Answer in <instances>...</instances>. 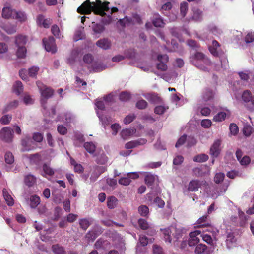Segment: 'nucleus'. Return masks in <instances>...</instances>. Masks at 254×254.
Listing matches in <instances>:
<instances>
[{
	"label": "nucleus",
	"instance_id": "nucleus-1",
	"mask_svg": "<svg viewBox=\"0 0 254 254\" xmlns=\"http://www.w3.org/2000/svg\"><path fill=\"white\" fill-rule=\"evenodd\" d=\"M109 4L108 2L102 3L99 0L92 3H91L90 0H87L77 8V11L82 14H89L93 11L96 14L103 16L106 15L105 11L110 10L108 7Z\"/></svg>",
	"mask_w": 254,
	"mask_h": 254
},
{
	"label": "nucleus",
	"instance_id": "nucleus-2",
	"mask_svg": "<svg viewBox=\"0 0 254 254\" xmlns=\"http://www.w3.org/2000/svg\"><path fill=\"white\" fill-rule=\"evenodd\" d=\"M160 230L162 232L165 241L169 243H171L173 238L177 241L182 236L181 230L173 226Z\"/></svg>",
	"mask_w": 254,
	"mask_h": 254
},
{
	"label": "nucleus",
	"instance_id": "nucleus-3",
	"mask_svg": "<svg viewBox=\"0 0 254 254\" xmlns=\"http://www.w3.org/2000/svg\"><path fill=\"white\" fill-rule=\"evenodd\" d=\"M192 63L200 69L206 70L210 62L202 53L197 52L194 56Z\"/></svg>",
	"mask_w": 254,
	"mask_h": 254
},
{
	"label": "nucleus",
	"instance_id": "nucleus-4",
	"mask_svg": "<svg viewBox=\"0 0 254 254\" xmlns=\"http://www.w3.org/2000/svg\"><path fill=\"white\" fill-rule=\"evenodd\" d=\"M37 85L41 93V103L43 107L45 109V104L46 101L53 95L54 91L51 88L43 85L40 82H37Z\"/></svg>",
	"mask_w": 254,
	"mask_h": 254
},
{
	"label": "nucleus",
	"instance_id": "nucleus-5",
	"mask_svg": "<svg viewBox=\"0 0 254 254\" xmlns=\"http://www.w3.org/2000/svg\"><path fill=\"white\" fill-rule=\"evenodd\" d=\"M13 137V131L12 129L9 127H6L2 128L0 131V138L2 140L5 142H12Z\"/></svg>",
	"mask_w": 254,
	"mask_h": 254
},
{
	"label": "nucleus",
	"instance_id": "nucleus-6",
	"mask_svg": "<svg viewBox=\"0 0 254 254\" xmlns=\"http://www.w3.org/2000/svg\"><path fill=\"white\" fill-rule=\"evenodd\" d=\"M43 43L45 50L52 53H55L57 51V47L55 44V39L53 37L48 38H44Z\"/></svg>",
	"mask_w": 254,
	"mask_h": 254
},
{
	"label": "nucleus",
	"instance_id": "nucleus-7",
	"mask_svg": "<svg viewBox=\"0 0 254 254\" xmlns=\"http://www.w3.org/2000/svg\"><path fill=\"white\" fill-rule=\"evenodd\" d=\"M222 141L220 139L215 140L210 149V154L214 157H217L221 151V144Z\"/></svg>",
	"mask_w": 254,
	"mask_h": 254
},
{
	"label": "nucleus",
	"instance_id": "nucleus-8",
	"mask_svg": "<svg viewBox=\"0 0 254 254\" xmlns=\"http://www.w3.org/2000/svg\"><path fill=\"white\" fill-rule=\"evenodd\" d=\"M168 56L166 54L159 55L157 59L159 63L157 65V68L162 71L166 70L167 69L166 63L168 61Z\"/></svg>",
	"mask_w": 254,
	"mask_h": 254
},
{
	"label": "nucleus",
	"instance_id": "nucleus-9",
	"mask_svg": "<svg viewBox=\"0 0 254 254\" xmlns=\"http://www.w3.org/2000/svg\"><path fill=\"white\" fill-rule=\"evenodd\" d=\"M201 234V231L198 230L190 233V238L188 241L189 246H193L198 243L199 239L197 237V236Z\"/></svg>",
	"mask_w": 254,
	"mask_h": 254
},
{
	"label": "nucleus",
	"instance_id": "nucleus-10",
	"mask_svg": "<svg viewBox=\"0 0 254 254\" xmlns=\"http://www.w3.org/2000/svg\"><path fill=\"white\" fill-rule=\"evenodd\" d=\"M215 92L212 90L207 88L202 92L201 98L204 102L211 101L214 97Z\"/></svg>",
	"mask_w": 254,
	"mask_h": 254
},
{
	"label": "nucleus",
	"instance_id": "nucleus-11",
	"mask_svg": "<svg viewBox=\"0 0 254 254\" xmlns=\"http://www.w3.org/2000/svg\"><path fill=\"white\" fill-rule=\"evenodd\" d=\"M230 114V113L228 110L219 112L214 116L213 121L216 122H222L226 119L227 117H229Z\"/></svg>",
	"mask_w": 254,
	"mask_h": 254
},
{
	"label": "nucleus",
	"instance_id": "nucleus-12",
	"mask_svg": "<svg viewBox=\"0 0 254 254\" xmlns=\"http://www.w3.org/2000/svg\"><path fill=\"white\" fill-rule=\"evenodd\" d=\"M101 232V228L98 226H96L91 231H89L86 235V237L89 240L93 241Z\"/></svg>",
	"mask_w": 254,
	"mask_h": 254
},
{
	"label": "nucleus",
	"instance_id": "nucleus-13",
	"mask_svg": "<svg viewBox=\"0 0 254 254\" xmlns=\"http://www.w3.org/2000/svg\"><path fill=\"white\" fill-rule=\"evenodd\" d=\"M242 98L244 102L248 103V105H252L254 106V95L253 96L249 91H245L243 92Z\"/></svg>",
	"mask_w": 254,
	"mask_h": 254
},
{
	"label": "nucleus",
	"instance_id": "nucleus-14",
	"mask_svg": "<svg viewBox=\"0 0 254 254\" xmlns=\"http://www.w3.org/2000/svg\"><path fill=\"white\" fill-rule=\"evenodd\" d=\"M81 55L78 49L73 50L67 59V63L70 64H73Z\"/></svg>",
	"mask_w": 254,
	"mask_h": 254
},
{
	"label": "nucleus",
	"instance_id": "nucleus-15",
	"mask_svg": "<svg viewBox=\"0 0 254 254\" xmlns=\"http://www.w3.org/2000/svg\"><path fill=\"white\" fill-rule=\"evenodd\" d=\"M143 174L145 177V182L148 186H150L153 185L157 176L149 172H140Z\"/></svg>",
	"mask_w": 254,
	"mask_h": 254
},
{
	"label": "nucleus",
	"instance_id": "nucleus-16",
	"mask_svg": "<svg viewBox=\"0 0 254 254\" xmlns=\"http://www.w3.org/2000/svg\"><path fill=\"white\" fill-rule=\"evenodd\" d=\"M98 47L104 50H107L110 48L111 44L110 41L106 38L100 39L96 42Z\"/></svg>",
	"mask_w": 254,
	"mask_h": 254
},
{
	"label": "nucleus",
	"instance_id": "nucleus-17",
	"mask_svg": "<svg viewBox=\"0 0 254 254\" xmlns=\"http://www.w3.org/2000/svg\"><path fill=\"white\" fill-rule=\"evenodd\" d=\"M15 11V10H12L9 6H5L2 9V16L6 19L14 18V12Z\"/></svg>",
	"mask_w": 254,
	"mask_h": 254
},
{
	"label": "nucleus",
	"instance_id": "nucleus-18",
	"mask_svg": "<svg viewBox=\"0 0 254 254\" xmlns=\"http://www.w3.org/2000/svg\"><path fill=\"white\" fill-rule=\"evenodd\" d=\"M3 197L6 202L7 204L11 206L14 204V200L11 196L10 195L8 191L6 189H3L2 190Z\"/></svg>",
	"mask_w": 254,
	"mask_h": 254
},
{
	"label": "nucleus",
	"instance_id": "nucleus-19",
	"mask_svg": "<svg viewBox=\"0 0 254 254\" xmlns=\"http://www.w3.org/2000/svg\"><path fill=\"white\" fill-rule=\"evenodd\" d=\"M201 184L198 180H192L188 185V190L189 191H196L200 187Z\"/></svg>",
	"mask_w": 254,
	"mask_h": 254
},
{
	"label": "nucleus",
	"instance_id": "nucleus-20",
	"mask_svg": "<svg viewBox=\"0 0 254 254\" xmlns=\"http://www.w3.org/2000/svg\"><path fill=\"white\" fill-rule=\"evenodd\" d=\"M30 142L31 140L29 137H26L25 138L22 139L21 145L22 148L21 150L22 151H28L32 150V148L30 145Z\"/></svg>",
	"mask_w": 254,
	"mask_h": 254
},
{
	"label": "nucleus",
	"instance_id": "nucleus-21",
	"mask_svg": "<svg viewBox=\"0 0 254 254\" xmlns=\"http://www.w3.org/2000/svg\"><path fill=\"white\" fill-rule=\"evenodd\" d=\"M135 129L128 128L124 129L120 133L121 137L124 139H127L128 137L131 136L135 132Z\"/></svg>",
	"mask_w": 254,
	"mask_h": 254
},
{
	"label": "nucleus",
	"instance_id": "nucleus-22",
	"mask_svg": "<svg viewBox=\"0 0 254 254\" xmlns=\"http://www.w3.org/2000/svg\"><path fill=\"white\" fill-rule=\"evenodd\" d=\"M196 227H206L209 225V223L207 221V216L204 215L198 219L196 223Z\"/></svg>",
	"mask_w": 254,
	"mask_h": 254
},
{
	"label": "nucleus",
	"instance_id": "nucleus-23",
	"mask_svg": "<svg viewBox=\"0 0 254 254\" xmlns=\"http://www.w3.org/2000/svg\"><path fill=\"white\" fill-rule=\"evenodd\" d=\"M26 42V37L24 36L19 35L15 38V44L17 47H25Z\"/></svg>",
	"mask_w": 254,
	"mask_h": 254
},
{
	"label": "nucleus",
	"instance_id": "nucleus-24",
	"mask_svg": "<svg viewBox=\"0 0 254 254\" xmlns=\"http://www.w3.org/2000/svg\"><path fill=\"white\" fill-rule=\"evenodd\" d=\"M30 205L32 208H36L40 203V198L37 195H34L30 197Z\"/></svg>",
	"mask_w": 254,
	"mask_h": 254
},
{
	"label": "nucleus",
	"instance_id": "nucleus-25",
	"mask_svg": "<svg viewBox=\"0 0 254 254\" xmlns=\"http://www.w3.org/2000/svg\"><path fill=\"white\" fill-rule=\"evenodd\" d=\"M14 19H16L19 21L24 22L27 19V16L24 12L15 11L14 12Z\"/></svg>",
	"mask_w": 254,
	"mask_h": 254
},
{
	"label": "nucleus",
	"instance_id": "nucleus-26",
	"mask_svg": "<svg viewBox=\"0 0 254 254\" xmlns=\"http://www.w3.org/2000/svg\"><path fill=\"white\" fill-rule=\"evenodd\" d=\"M28 158L29 159L30 162L31 164L36 165L38 164L41 160V157L40 155L37 153L29 155L28 156Z\"/></svg>",
	"mask_w": 254,
	"mask_h": 254
},
{
	"label": "nucleus",
	"instance_id": "nucleus-27",
	"mask_svg": "<svg viewBox=\"0 0 254 254\" xmlns=\"http://www.w3.org/2000/svg\"><path fill=\"white\" fill-rule=\"evenodd\" d=\"M84 147L86 151L90 154H93L95 151L96 146L92 142H87L85 143Z\"/></svg>",
	"mask_w": 254,
	"mask_h": 254
},
{
	"label": "nucleus",
	"instance_id": "nucleus-28",
	"mask_svg": "<svg viewBox=\"0 0 254 254\" xmlns=\"http://www.w3.org/2000/svg\"><path fill=\"white\" fill-rule=\"evenodd\" d=\"M118 202L117 199L114 196H111L107 199V206L110 209L114 208Z\"/></svg>",
	"mask_w": 254,
	"mask_h": 254
},
{
	"label": "nucleus",
	"instance_id": "nucleus-29",
	"mask_svg": "<svg viewBox=\"0 0 254 254\" xmlns=\"http://www.w3.org/2000/svg\"><path fill=\"white\" fill-rule=\"evenodd\" d=\"M25 183L29 187L33 185L36 182V178L32 175H28L25 177Z\"/></svg>",
	"mask_w": 254,
	"mask_h": 254
},
{
	"label": "nucleus",
	"instance_id": "nucleus-30",
	"mask_svg": "<svg viewBox=\"0 0 254 254\" xmlns=\"http://www.w3.org/2000/svg\"><path fill=\"white\" fill-rule=\"evenodd\" d=\"M52 249L55 254H65L64 248L59 245H53Z\"/></svg>",
	"mask_w": 254,
	"mask_h": 254
},
{
	"label": "nucleus",
	"instance_id": "nucleus-31",
	"mask_svg": "<svg viewBox=\"0 0 254 254\" xmlns=\"http://www.w3.org/2000/svg\"><path fill=\"white\" fill-rule=\"evenodd\" d=\"M2 28L8 34H13L16 31V26L14 25L7 24Z\"/></svg>",
	"mask_w": 254,
	"mask_h": 254
},
{
	"label": "nucleus",
	"instance_id": "nucleus-32",
	"mask_svg": "<svg viewBox=\"0 0 254 254\" xmlns=\"http://www.w3.org/2000/svg\"><path fill=\"white\" fill-rule=\"evenodd\" d=\"M23 90V87L20 81H16L13 85V91L17 95H19Z\"/></svg>",
	"mask_w": 254,
	"mask_h": 254
},
{
	"label": "nucleus",
	"instance_id": "nucleus-33",
	"mask_svg": "<svg viewBox=\"0 0 254 254\" xmlns=\"http://www.w3.org/2000/svg\"><path fill=\"white\" fill-rule=\"evenodd\" d=\"M208 159V156L205 154H200L193 158V161L196 162H204Z\"/></svg>",
	"mask_w": 254,
	"mask_h": 254
},
{
	"label": "nucleus",
	"instance_id": "nucleus-34",
	"mask_svg": "<svg viewBox=\"0 0 254 254\" xmlns=\"http://www.w3.org/2000/svg\"><path fill=\"white\" fill-rule=\"evenodd\" d=\"M202 16V14L201 11L196 8H194L193 9L192 19L197 21L201 19Z\"/></svg>",
	"mask_w": 254,
	"mask_h": 254
},
{
	"label": "nucleus",
	"instance_id": "nucleus-35",
	"mask_svg": "<svg viewBox=\"0 0 254 254\" xmlns=\"http://www.w3.org/2000/svg\"><path fill=\"white\" fill-rule=\"evenodd\" d=\"M18 105V101L17 100H14L12 102H10L9 104L6 105L3 109V112H7L10 110L16 108Z\"/></svg>",
	"mask_w": 254,
	"mask_h": 254
},
{
	"label": "nucleus",
	"instance_id": "nucleus-36",
	"mask_svg": "<svg viewBox=\"0 0 254 254\" xmlns=\"http://www.w3.org/2000/svg\"><path fill=\"white\" fill-rule=\"evenodd\" d=\"M226 242L228 248L229 249L232 247L233 244L235 242V239L232 234L229 233L227 235Z\"/></svg>",
	"mask_w": 254,
	"mask_h": 254
},
{
	"label": "nucleus",
	"instance_id": "nucleus-37",
	"mask_svg": "<svg viewBox=\"0 0 254 254\" xmlns=\"http://www.w3.org/2000/svg\"><path fill=\"white\" fill-rule=\"evenodd\" d=\"M119 24L123 26H126L133 24V21L131 18L127 17H125L124 18L120 19L119 21Z\"/></svg>",
	"mask_w": 254,
	"mask_h": 254
},
{
	"label": "nucleus",
	"instance_id": "nucleus-38",
	"mask_svg": "<svg viewBox=\"0 0 254 254\" xmlns=\"http://www.w3.org/2000/svg\"><path fill=\"white\" fill-rule=\"evenodd\" d=\"M43 171L45 175L52 176L54 174V170L51 168L48 165L44 164L43 165Z\"/></svg>",
	"mask_w": 254,
	"mask_h": 254
},
{
	"label": "nucleus",
	"instance_id": "nucleus-39",
	"mask_svg": "<svg viewBox=\"0 0 254 254\" xmlns=\"http://www.w3.org/2000/svg\"><path fill=\"white\" fill-rule=\"evenodd\" d=\"M168 109V106L163 105L157 106L154 109V112L156 114L161 115L163 114Z\"/></svg>",
	"mask_w": 254,
	"mask_h": 254
},
{
	"label": "nucleus",
	"instance_id": "nucleus-40",
	"mask_svg": "<svg viewBox=\"0 0 254 254\" xmlns=\"http://www.w3.org/2000/svg\"><path fill=\"white\" fill-rule=\"evenodd\" d=\"M79 223L80 227L84 230H86L90 225L89 220L85 218L80 219Z\"/></svg>",
	"mask_w": 254,
	"mask_h": 254
},
{
	"label": "nucleus",
	"instance_id": "nucleus-41",
	"mask_svg": "<svg viewBox=\"0 0 254 254\" xmlns=\"http://www.w3.org/2000/svg\"><path fill=\"white\" fill-rule=\"evenodd\" d=\"M207 247L202 244H199L195 248V253L197 254L203 253L207 249Z\"/></svg>",
	"mask_w": 254,
	"mask_h": 254
},
{
	"label": "nucleus",
	"instance_id": "nucleus-42",
	"mask_svg": "<svg viewBox=\"0 0 254 254\" xmlns=\"http://www.w3.org/2000/svg\"><path fill=\"white\" fill-rule=\"evenodd\" d=\"M26 49L25 47H17V56L18 58H23L26 56Z\"/></svg>",
	"mask_w": 254,
	"mask_h": 254
},
{
	"label": "nucleus",
	"instance_id": "nucleus-43",
	"mask_svg": "<svg viewBox=\"0 0 254 254\" xmlns=\"http://www.w3.org/2000/svg\"><path fill=\"white\" fill-rule=\"evenodd\" d=\"M51 32L52 34L58 38L61 37V34L59 27L56 25H54L51 27Z\"/></svg>",
	"mask_w": 254,
	"mask_h": 254
},
{
	"label": "nucleus",
	"instance_id": "nucleus-44",
	"mask_svg": "<svg viewBox=\"0 0 254 254\" xmlns=\"http://www.w3.org/2000/svg\"><path fill=\"white\" fill-rule=\"evenodd\" d=\"M201 236L204 241L210 245H213V240L211 236L207 234H201Z\"/></svg>",
	"mask_w": 254,
	"mask_h": 254
},
{
	"label": "nucleus",
	"instance_id": "nucleus-45",
	"mask_svg": "<svg viewBox=\"0 0 254 254\" xmlns=\"http://www.w3.org/2000/svg\"><path fill=\"white\" fill-rule=\"evenodd\" d=\"M229 130L230 134L232 135H236L239 131L238 126L234 123L230 124L229 126Z\"/></svg>",
	"mask_w": 254,
	"mask_h": 254
},
{
	"label": "nucleus",
	"instance_id": "nucleus-46",
	"mask_svg": "<svg viewBox=\"0 0 254 254\" xmlns=\"http://www.w3.org/2000/svg\"><path fill=\"white\" fill-rule=\"evenodd\" d=\"M97 114L100 120L102 122V125L104 126V127L111 122L110 119L107 118L106 117L100 115L98 111H97Z\"/></svg>",
	"mask_w": 254,
	"mask_h": 254
},
{
	"label": "nucleus",
	"instance_id": "nucleus-47",
	"mask_svg": "<svg viewBox=\"0 0 254 254\" xmlns=\"http://www.w3.org/2000/svg\"><path fill=\"white\" fill-rule=\"evenodd\" d=\"M5 161L6 163L11 164L14 162V156L11 152H6L5 155Z\"/></svg>",
	"mask_w": 254,
	"mask_h": 254
},
{
	"label": "nucleus",
	"instance_id": "nucleus-48",
	"mask_svg": "<svg viewBox=\"0 0 254 254\" xmlns=\"http://www.w3.org/2000/svg\"><path fill=\"white\" fill-rule=\"evenodd\" d=\"M188 4L186 2H184L181 4L180 12L182 16L185 17L188 10Z\"/></svg>",
	"mask_w": 254,
	"mask_h": 254
},
{
	"label": "nucleus",
	"instance_id": "nucleus-49",
	"mask_svg": "<svg viewBox=\"0 0 254 254\" xmlns=\"http://www.w3.org/2000/svg\"><path fill=\"white\" fill-rule=\"evenodd\" d=\"M64 116V117H63L62 119L59 117L58 121H62L68 123L70 122L72 120V116L70 113H65Z\"/></svg>",
	"mask_w": 254,
	"mask_h": 254
},
{
	"label": "nucleus",
	"instance_id": "nucleus-50",
	"mask_svg": "<svg viewBox=\"0 0 254 254\" xmlns=\"http://www.w3.org/2000/svg\"><path fill=\"white\" fill-rule=\"evenodd\" d=\"M138 222L139 227L143 230L147 229L150 227L149 225L144 219H139Z\"/></svg>",
	"mask_w": 254,
	"mask_h": 254
},
{
	"label": "nucleus",
	"instance_id": "nucleus-51",
	"mask_svg": "<svg viewBox=\"0 0 254 254\" xmlns=\"http://www.w3.org/2000/svg\"><path fill=\"white\" fill-rule=\"evenodd\" d=\"M138 212L142 216H146L148 213V208L146 206L141 205L138 208Z\"/></svg>",
	"mask_w": 254,
	"mask_h": 254
},
{
	"label": "nucleus",
	"instance_id": "nucleus-52",
	"mask_svg": "<svg viewBox=\"0 0 254 254\" xmlns=\"http://www.w3.org/2000/svg\"><path fill=\"white\" fill-rule=\"evenodd\" d=\"M39 70V68L36 66H33L28 70V75L30 77H35Z\"/></svg>",
	"mask_w": 254,
	"mask_h": 254
},
{
	"label": "nucleus",
	"instance_id": "nucleus-53",
	"mask_svg": "<svg viewBox=\"0 0 254 254\" xmlns=\"http://www.w3.org/2000/svg\"><path fill=\"white\" fill-rule=\"evenodd\" d=\"M11 118V116L9 115H4L0 119V122L1 123V124L3 125L8 124L10 123Z\"/></svg>",
	"mask_w": 254,
	"mask_h": 254
},
{
	"label": "nucleus",
	"instance_id": "nucleus-54",
	"mask_svg": "<svg viewBox=\"0 0 254 254\" xmlns=\"http://www.w3.org/2000/svg\"><path fill=\"white\" fill-rule=\"evenodd\" d=\"M153 24L155 27H162L164 24L163 20L158 16L153 19Z\"/></svg>",
	"mask_w": 254,
	"mask_h": 254
},
{
	"label": "nucleus",
	"instance_id": "nucleus-55",
	"mask_svg": "<svg viewBox=\"0 0 254 254\" xmlns=\"http://www.w3.org/2000/svg\"><path fill=\"white\" fill-rule=\"evenodd\" d=\"M224 177L225 175L224 173H218L215 175L214 180L216 183L219 184L223 181Z\"/></svg>",
	"mask_w": 254,
	"mask_h": 254
},
{
	"label": "nucleus",
	"instance_id": "nucleus-56",
	"mask_svg": "<svg viewBox=\"0 0 254 254\" xmlns=\"http://www.w3.org/2000/svg\"><path fill=\"white\" fill-rule=\"evenodd\" d=\"M119 98L122 101H127L130 98V95L127 92H123L120 94Z\"/></svg>",
	"mask_w": 254,
	"mask_h": 254
},
{
	"label": "nucleus",
	"instance_id": "nucleus-57",
	"mask_svg": "<svg viewBox=\"0 0 254 254\" xmlns=\"http://www.w3.org/2000/svg\"><path fill=\"white\" fill-rule=\"evenodd\" d=\"M131 182V180L128 178L127 176V177H122L119 180V183L122 185L127 186L129 185Z\"/></svg>",
	"mask_w": 254,
	"mask_h": 254
},
{
	"label": "nucleus",
	"instance_id": "nucleus-58",
	"mask_svg": "<svg viewBox=\"0 0 254 254\" xmlns=\"http://www.w3.org/2000/svg\"><path fill=\"white\" fill-rule=\"evenodd\" d=\"M147 103L143 99L139 100L136 104V107L139 109H145L147 107Z\"/></svg>",
	"mask_w": 254,
	"mask_h": 254
},
{
	"label": "nucleus",
	"instance_id": "nucleus-59",
	"mask_svg": "<svg viewBox=\"0 0 254 254\" xmlns=\"http://www.w3.org/2000/svg\"><path fill=\"white\" fill-rule=\"evenodd\" d=\"M201 125L205 128H208L211 126L212 122L209 119H204L202 120Z\"/></svg>",
	"mask_w": 254,
	"mask_h": 254
},
{
	"label": "nucleus",
	"instance_id": "nucleus-60",
	"mask_svg": "<svg viewBox=\"0 0 254 254\" xmlns=\"http://www.w3.org/2000/svg\"><path fill=\"white\" fill-rule=\"evenodd\" d=\"M111 128L112 130V134L116 135L118 130L121 128V126L119 124L115 123L111 125Z\"/></svg>",
	"mask_w": 254,
	"mask_h": 254
},
{
	"label": "nucleus",
	"instance_id": "nucleus-61",
	"mask_svg": "<svg viewBox=\"0 0 254 254\" xmlns=\"http://www.w3.org/2000/svg\"><path fill=\"white\" fill-rule=\"evenodd\" d=\"M241 165L245 166L248 165L251 161V159L249 157L247 156H244L240 160H239Z\"/></svg>",
	"mask_w": 254,
	"mask_h": 254
},
{
	"label": "nucleus",
	"instance_id": "nucleus-62",
	"mask_svg": "<svg viewBox=\"0 0 254 254\" xmlns=\"http://www.w3.org/2000/svg\"><path fill=\"white\" fill-rule=\"evenodd\" d=\"M252 128L250 126H245L243 128V133L246 136H249L252 133Z\"/></svg>",
	"mask_w": 254,
	"mask_h": 254
},
{
	"label": "nucleus",
	"instance_id": "nucleus-63",
	"mask_svg": "<svg viewBox=\"0 0 254 254\" xmlns=\"http://www.w3.org/2000/svg\"><path fill=\"white\" fill-rule=\"evenodd\" d=\"M108 161V158L105 154H102L97 158V163L105 164Z\"/></svg>",
	"mask_w": 254,
	"mask_h": 254
},
{
	"label": "nucleus",
	"instance_id": "nucleus-64",
	"mask_svg": "<svg viewBox=\"0 0 254 254\" xmlns=\"http://www.w3.org/2000/svg\"><path fill=\"white\" fill-rule=\"evenodd\" d=\"M254 41V33H249L245 37L246 43H250Z\"/></svg>",
	"mask_w": 254,
	"mask_h": 254
}]
</instances>
